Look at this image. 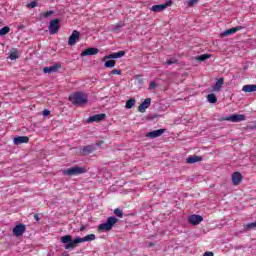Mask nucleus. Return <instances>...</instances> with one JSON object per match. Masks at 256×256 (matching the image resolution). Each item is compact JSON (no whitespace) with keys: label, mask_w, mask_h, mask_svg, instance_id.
Instances as JSON below:
<instances>
[{"label":"nucleus","mask_w":256,"mask_h":256,"mask_svg":"<svg viewBox=\"0 0 256 256\" xmlns=\"http://www.w3.org/2000/svg\"><path fill=\"white\" fill-rule=\"evenodd\" d=\"M60 29V20L54 19L50 21V25L48 26V31H50V34H57Z\"/></svg>","instance_id":"obj_7"},{"label":"nucleus","mask_w":256,"mask_h":256,"mask_svg":"<svg viewBox=\"0 0 256 256\" xmlns=\"http://www.w3.org/2000/svg\"><path fill=\"white\" fill-rule=\"evenodd\" d=\"M199 3V0H188L186 2L188 8H193Z\"/></svg>","instance_id":"obj_25"},{"label":"nucleus","mask_w":256,"mask_h":256,"mask_svg":"<svg viewBox=\"0 0 256 256\" xmlns=\"http://www.w3.org/2000/svg\"><path fill=\"white\" fill-rule=\"evenodd\" d=\"M69 100L73 105L81 106L87 103V96L83 93L75 92L69 96Z\"/></svg>","instance_id":"obj_2"},{"label":"nucleus","mask_w":256,"mask_h":256,"mask_svg":"<svg viewBox=\"0 0 256 256\" xmlns=\"http://www.w3.org/2000/svg\"><path fill=\"white\" fill-rule=\"evenodd\" d=\"M10 31H11V28L6 26L0 29V36H5L6 34L10 33Z\"/></svg>","instance_id":"obj_28"},{"label":"nucleus","mask_w":256,"mask_h":256,"mask_svg":"<svg viewBox=\"0 0 256 256\" xmlns=\"http://www.w3.org/2000/svg\"><path fill=\"white\" fill-rule=\"evenodd\" d=\"M155 88H156V83L155 82H150L148 89L149 90H154Z\"/></svg>","instance_id":"obj_37"},{"label":"nucleus","mask_w":256,"mask_h":256,"mask_svg":"<svg viewBox=\"0 0 256 256\" xmlns=\"http://www.w3.org/2000/svg\"><path fill=\"white\" fill-rule=\"evenodd\" d=\"M151 106V98H146L144 102H142L139 106H138V111L140 113H145L146 109L149 108Z\"/></svg>","instance_id":"obj_17"},{"label":"nucleus","mask_w":256,"mask_h":256,"mask_svg":"<svg viewBox=\"0 0 256 256\" xmlns=\"http://www.w3.org/2000/svg\"><path fill=\"white\" fill-rule=\"evenodd\" d=\"M223 85H224V78H219L218 80H216L212 91L219 92L221 90V88H223Z\"/></svg>","instance_id":"obj_20"},{"label":"nucleus","mask_w":256,"mask_h":256,"mask_svg":"<svg viewBox=\"0 0 256 256\" xmlns=\"http://www.w3.org/2000/svg\"><path fill=\"white\" fill-rule=\"evenodd\" d=\"M114 215H117L119 218H123V211L120 209L114 210Z\"/></svg>","instance_id":"obj_33"},{"label":"nucleus","mask_w":256,"mask_h":256,"mask_svg":"<svg viewBox=\"0 0 256 256\" xmlns=\"http://www.w3.org/2000/svg\"><path fill=\"white\" fill-rule=\"evenodd\" d=\"M203 256H214L213 252H204Z\"/></svg>","instance_id":"obj_39"},{"label":"nucleus","mask_w":256,"mask_h":256,"mask_svg":"<svg viewBox=\"0 0 256 256\" xmlns=\"http://www.w3.org/2000/svg\"><path fill=\"white\" fill-rule=\"evenodd\" d=\"M242 91L246 93L256 92V85H245L242 86Z\"/></svg>","instance_id":"obj_23"},{"label":"nucleus","mask_w":256,"mask_h":256,"mask_svg":"<svg viewBox=\"0 0 256 256\" xmlns=\"http://www.w3.org/2000/svg\"><path fill=\"white\" fill-rule=\"evenodd\" d=\"M34 219H35L37 222H39V220H40L39 215H38V214H35V215H34Z\"/></svg>","instance_id":"obj_41"},{"label":"nucleus","mask_w":256,"mask_h":256,"mask_svg":"<svg viewBox=\"0 0 256 256\" xmlns=\"http://www.w3.org/2000/svg\"><path fill=\"white\" fill-rule=\"evenodd\" d=\"M96 240V236L94 234H90L88 236H84L82 238H75L72 241V236L70 235H66V236H62L61 237V242L65 245V249H73L76 247L77 244L79 243H83V242H91V241H95Z\"/></svg>","instance_id":"obj_1"},{"label":"nucleus","mask_w":256,"mask_h":256,"mask_svg":"<svg viewBox=\"0 0 256 256\" xmlns=\"http://www.w3.org/2000/svg\"><path fill=\"white\" fill-rule=\"evenodd\" d=\"M38 5H39L38 1H33V2H30L29 4H27V8L34 9V8H37Z\"/></svg>","instance_id":"obj_30"},{"label":"nucleus","mask_w":256,"mask_h":256,"mask_svg":"<svg viewBox=\"0 0 256 256\" xmlns=\"http://www.w3.org/2000/svg\"><path fill=\"white\" fill-rule=\"evenodd\" d=\"M172 5H173V1L172 0H167L165 4L153 5L151 10L155 13H160V12L164 11L165 9H168Z\"/></svg>","instance_id":"obj_6"},{"label":"nucleus","mask_w":256,"mask_h":256,"mask_svg":"<svg viewBox=\"0 0 256 256\" xmlns=\"http://www.w3.org/2000/svg\"><path fill=\"white\" fill-rule=\"evenodd\" d=\"M177 62H178L177 59H173V60L166 61L165 64L168 66H171L173 64H177Z\"/></svg>","instance_id":"obj_35"},{"label":"nucleus","mask_w":256,"mask_h":256,"mask_svg":"<svg viewBox=\"0 0 256 256\" xmlns=\"http://www.w3.org/2000/svg\"><path fill=\"white\" fill-rule=\"evenodd\" d=\"M26 231V226L22 223L17 224L14 229H12V234H14L15 237H20L24 234Z\"/></svg>","instance_id":"obj_8"},{"label":"nucleus","mask_w":256,"mask_h":256,"mask_svg":"<svg viewBox=\"0 0 256 256\" xmlns=\"http://www.w3.org/2000/svg\"><path fill=\"white\" fill-rule=\"evenodd\" d=\"M60 68H61V64H60V63H56V64L53 65V66L44 67V68H43V73H44V74L56 73Z\"/></svg>","instance_id":"obj_11"},{"label":"nucleus","mask_w":256,"mask_h":256,"mask_svg":"<svg viewBox=\"0 0 256 256\" xmlns=\"http://www.w3.org/2000/svg\"><path fill=\"white\" fill-rule=\"evenodd\" d=\"M242 30H243L242 26H237V27L230 28V29H227V30L223 31L220 36L221 37H226V36H229L231 34H234V33H237L239 31H242Z\"/></svg>","instance_id":"obj_13"},{"label":"nucleus","mask_w":256,"mask_h":256,"mask_svg":"<svg viewBox=\"0 0 256 256\" xmlns=\"http://www.w3.org/2000/svg\"><path fill=\"white\" fill-rule=\"evenodd\" d=\"M53 13H54L53 11L42 12V13H40V17L49 18L53 15Z\"/></svg>","instance_id":"obj_29"},{"label":"nucleus","mask_w":256,"mask_h":256,"mask_svg":"<svg viewBox=\"0 0 256 256\" xmlns=\"http://www.w3.org/2000/svg\"><path fill=\"white\" fill-rule=\"evenodd\" d=\"M110 75H122V70H111Z\"/></svg>","instance_id":"obj_34"},{"label":"nucleus","mask_w":256,"mask_h":256,"mask_svg":"<svg viewBox=\"0 0 256 256\" xmlns=\"http://www.w3.org/2000/svg\"><path fill=\"white\" fill-rule=\"evenodd\" d=\"M96 150L94 145H86L80 149V154L82 156H88L90 153Z\"/></svg>","instance_id":"obj_15"},{"label":"nucleus","mask_w":256,"mask_h":256,"mask_svg":"<svg viewBox=\"0 0 256 256\" xmlns=\"http://www.w3.org/2000/svg\"><path fill=\"white\" fill-rule=\"evenodd\" d=\"M246 230H252L256 228V221L253 223H248L246 226H244Z\"/></svg>","instance_id":"obj_31"},{"label":"nucleus","mask_w":256,"mask_h":256,"mask_svg":"<svg viewBox=\"0 0 256 256\" xmlns=\"http://www.w3.org/2000/svg\"><path fill=\"white\" fill-rule=\"evenodd\" d=\"M243 181V176L241 174V172H234L232 174V184L234 186H238L239 184H241Z\"/></svg>","instance_id":"obj_12"},{"label":"nucleus","mask_w":256,"mask_h":256,"mask_svg":"<svg viewBox=\"0 0 256 256\" xmlns=\"http://www.w3.org/2000/svg\"><path fill=\"white\" fill-rule=\"evenodd\" d=\"M210 58V55L209 54H202V55H200L199 57H198V60L200 61V62H203V61H205L206 59H209Z\"/></svg>","instance_id":"obj_32"},{"label":"nucleus","mask_w":256,"mask_h":256,"mask_svg":"<svg viewBox=\"0 0 256 256\" xmlns=\"http://www.w3.org/2000/svg\"><path fill=\"white\" fill-rule=\"evenodd\" d=\"M86 172H87L86 168H81V167L75 166L72 168L65 169L63 171V174L67 175V176H76V175L83 174Z\"/></svg>","instance_id":"obj_4"},{"label":"nucleus","mask_w":256,"mask_h":256,"mask_svg":"<svg viewBox=\"0 0 256 256\" xmlns=\"http://www.w3.org/2000/svg\"><path fill=\"white\" fill-rule=\"evenodd\" d=\"M103 144H104V141H99V142L96 143V145H97L98 147H100V146L103 145Z\"/></svg>","instance_id":"obj_42"},{"label":"nucleus","mask_w":256,"mask_h":256,"mask_svg":"<svg viewBox=\"0 0 256 256\" xmlns=\"http://www.w3.org/2000/svg\"><path fill=\"white\" fill-rule=\"evenodd\" d=\"M106 119V114L105 113H100V114H96L93 116H90L89 119L87 120L88 124L91 123H99L101 121H104Z\"/></svg>","instance_id":"obj_9"},{"label":"nucleus","mask_w":256,"mask_h":256,"mask_svg":"<svg viewBox=\"0 0 256 256\" xmlns=\"http://www.w3.org/2000/svg\"><path fill=\"white\" fill-rule=\"evenodd\" d=\"M9 58L11 60H15V59L19 58V56L17 55L16 52H11Z\"/></svg>","instance_id":"obj_36"},{"label":"nucleus","mask_w":256,"mask_h":256,"mask_svg":"<svg viewBox=\"0 0 256 256\" xmlns=\"http://www.w3.org/2000/svg\"><path fill=\"white\" fill-rule=\"evenodd\" d=\"M119 219L116 217H109L107 221L100 224L98 226V230L101 232H108L111 231L116 223H118Z\"/></svg>","instance_id":"obj_3"},{"label":"nucleus","mask_w":256,"mask_h":256,"mask_svg":"<svg viewBox=\"0 0 256 256\" xmlns=\"http://www.w3.org/2000/svg\"><path fill=\"white\" fill-rule=\"evenodd\" d=\"M116 65V61L114 60H109L107 62H104V67H107V68H113L115 67Z\"/></svg>","instance_id":"obj_27"},{"label":"nucleus","mask_w":256,"mask_h":256,"mask_svg":"<svg viewBox=\"0 0 256 256\" xmlns=\"http://www.w3.org/2000/svg\"><path fill=\"white\" fill-rule=\"evenodd\" d=\"M29 137L28 136H18L14 138V144L15 145H21L23 143H28Z\"/></svg>","instance_id":"obj_21"},{"label":"nucleus","mask_w":256,"mask_h":256,"mask_svg":"<svg viewBox=\"0 0 256 256\" xmlns=\"http://www.w3.org/2000/svg\"><path fill=\"white\" fill-rule=\"evenodd\" d=\"M80 33L77 30H74L69 38L68 44L70 46H75L77 41L79 40Z\"/></svg>","instance_id":"obj_14"},{"label":"nucleus","mask_w":256,"mask_h":256,"mask_svg":"<svg viewBox=\"0 0 256 256\" xmlns=\"http://www.w3.org/2000/svg\"><path fill=\"white\" fill-rule=\"evenodd\" d=\"M98 52H99L98 48L89 47V48L85 49V50L81 53V56H82V57L94 56V55H97Z\"/></svg>","instance_id":"obj_16"},{"label":"nucleus","mask_w":256,"mask_h":256,"mask_svg":"<svg viewBox=\"0 0 256 256\" xmlns=\"http://www.w3.org/2000/svg\"><path fill=\"white\" fill-rule=\"evenodd\" d=\"M50 110H43V116H49Z\"/></svg>","instance_id":"obj_38"},{"label":"nucleus","mask_w":256,"mask_h":256,"mask_svg":"<svg viewBox=\"0 0 256 256\" xmlns=\"http://www.w3.org/2000/svg\"><path fill=\"white\" fill-rule=\"evenodd\" d=\"M135 103H136L135 98H131V99L127 100V102H126V108H127V109H131L132 107L135 106Z\"/></svg>","instance_id":"obj_24"},{"label":"nucleus","mask_w":256,"mask_h":256,"mask_svg":"<svg viewBox=\"0 0 256 256\" xmlns=\"http://www.w3.org/2000/svg\"><path fill=\"white\" fill-rule=\"evenodd\" d=\"M223 121H230L232 123H240L246 120V115L244 114H233L229 117H224Z\"/></svg>","instance_id":"obj_5"},{"label":"nucleus","mask_w":256,"mask_h":256,"mask_svg":"<svg viewBox=\"0 0 256 256\" xmlns=\"http://www.w3.org/2000/svg\"><path fill=\"white\" fill-rule=\"evenodd\" d=\"M85 230H86V226L82 225V226L80 227V231L83 232V231H85Z\"/></svg>","instance_id":"obj_43"},{"label":"nucleus","mask_w":256,"mask_h":256,"mask_svg":"<svg viewBox=\"0 0 256 256\" xmlns=\"http://www.w3.org/2000/svg\"><path fill=\"white\" fill-rule=\"evenodd\" d=\"M201 161H202V158L198 155H191L189 158L186 159L187 164H195Z\"/></svg>","instance_id":"obj_22"},{"label":"nucleus","mask_w":256,"mask_h":256,"mask_svg":"<svg viewBox=\"0 0 256 256\" xmlns=\"http://www.w3.org/2000/svg\"><path fill=\"white\" fill-rule=\"evenodd\" d=\"M202 221H203L202 216L196 215V214L188 216V218H187V222L193 226L199 225Z\"/></svg>","instance_id":"obj_10"},{"label":"nucleus","mask_w":256,"mask_h":256,"mask_svg":"<svg viewBox=\"0 0 256 256\" xmlns=\"http://www.w3.org/2000/svg\"><path fill=\"white\" fill-rule=\"evenodd\" d=\"M154 246H155V243H152V242H149L148 245H147L148 248H152Z\"/></svg>","instance_id":"obj_40"},{"label":"nucleus","mask_w":256,"mask_h":256,"mask_svg":"<svg viewBox=\"0 0 256 256\" xmlns=\"http://www.w3.org/2000/svg\"><path fill=\"white\" fill-rule=\"evenodd\" d=\"M207 99L212 104H215L217 102V97L215 94H208Z\"/></svg>","instance_id":"obj_26"},{"label":"nucleus","mask_w":256,"mask_h":256,"mask_svg":"<svg viewBox=\"0 0 256 256\" xmlns=\"http://www.w3.org/2000/svg\"><path fill=\"white\" fill-rule=\"evenodd\" d=\"M163 133H165V129H158L147 133L146 137L150 139H155L161 137Z\"/></svg>","instance_id":"obj_18"},{"label":"nucleus","mask_w":256,"mask_h":256,"mask_svg":"<svg viewBox=\"0 0 256 256\" xmlns=\"http://www.w3.org/2000/svg\"><path fill=\"white\" fill-rule=\"evenodd\" d=\"M125 51H119V52H113L107 56L104 57V59H117V58H123L125 56Z\"/></svg>","instance_id":"obj_19"}]
</instances>
